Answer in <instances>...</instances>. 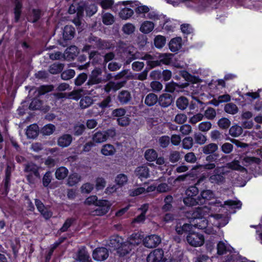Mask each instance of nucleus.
<instances>
[{
  "mask_svg": "<svg viewBox=\"0 0 262 262\" xmlns=\"http://www.w3.org/2000/svg\"><path fill=\"white\" fill-rule=\"evenodd\" d=\"M39 167L33 162L29 163L25 165L24 171L27 173H33L36 178L40 179V175L39 172Z\"/></svg>",
  "mask_w": 262,
  "mask_h": 262,
  "instance_id": "nucleus-20",
  "label": "nucleus"
},
{
  "mask_svg": "<svg viewBox=\"0 0 262 262\" xmlns=\"http://www.w3.org/2000/svg\"><path fill=\"white\" fill-rule=\"evenodd\" d=\"M136 174L141 180L143 179H147L149 177V168L146 166L138 167L136 169Z\"/></svg>",
  "mask_w": 262,
  "mask_h": 262,
  "instance_id": "nucleus-24",
  "label": "nucleus"
},
{
  "mask_svg": "<svg viewBox=\"0 0 262 262\" xmlns=\"http://www.w3.org/2000/svg\"><path fill=\"white\" fill-rule=\"evenodd\" d=\"M23 4L19 0L15 1V7L14 8V22L18 23L20 19L22 12Z\"/></svg>",
  "mask_w": 262,
  "mask_h": 262,
  "instance_id": "nucleus-28",
  "label": "nucleus"
},
{
  "mask_svg": "<svg viewBox=\"0 0 262 262\" xmlns=\"http://www.w3.org/2000/svg\"><path fill=\"white\" fill-rule=\"evenodd\" d=\"M35 204L37 210L40 213L41 215L45 220H49L52 217L53 215L52 212L47 209L46 207L41 200L38 199H35Z\"/></svg>",
  "mask_w": 262,
  "mask_h": 262,
  "instance_id": "nucleus-15",
  "label": "nucleus"
},
{
  "mask_svg": "<svg viewBox=\"0 0 262 262\" xmlns=\"http://www.w3.org/2000/svg\"><path fill=\"white\" fill-rule=\"evenodd\" d=\"M42 15V13L40 9L34 8L32 10L29 21L33 24L36 23L40 19Z\"/></svg>",
  "mask_w": 262,
  "mask_h": 262,
  "instance_id": "nucleus-30",
  "label": "nucleus"
},
{
  "mask_svg": "<svg viewBox=\"0 0 262 262\" xmlns=\"http://www.w3.org/2000/svg\"><path fill=\"white\" fill-rule=\"evenodd\" d=\"M88 42L91 44L93 48L98 50H110L113 47L111 41L103 40L100 38L95 36L91 34L87 39Z\"/></svg>",
  "mask_w": 262,
  "mask_h": 262,
  "instance_id": "nucleus-5",
  "label": "nucleus"
},
{
  "mask_svg": "<svg viewBox=\"0 0 262 262\" xmlns=\"http://www.w3.org/2000/svg\"><path fill=\"white\" fill-rule=\"evenodd\" d=\"M116 151V149L113 145L107 144L104 145L101 149V153L106 156H112Z\"/></svg>",
  "mask_w": 262,
  "mask_h": 262,
  "instance_id": "nucleus-34",
  "label": "nucleus"
},
{
  "mask_svg": "<svg viewBox=\"0 0 262 262\" xmlns=\"http://www.w3.org/2000/svg\"><path fill=\"white\" fill-rule=\"evenodd\" d=\"M227 166L229 168L235 170H242L245 168L241 166L238 160H234L232 162L227 163Z\"/></svg>",
  "mask_w": 262,
  "mask_h": 262,
  "instance_id": "nucleus-54",
  "label": "nucleus"
},
{
  "mask_svg": "<svg viewBox=\"0 0 262 262\" xmlns=\"http://www.w3.org/2000/svg\"><path fill=\"white\" fill-rule=\"evenodd\" d=\"M159 97L155 93H149L147 94L144 100V103L149 107L152 106L158 103Z\"/></svg>",
  "mask_w": 262,
  "mask_h": 262,
  "instance_id": "nucleus-25",
  "label": "nucleus"
},
{
  "mask_svg": "<svg viewBox=\"0 0 262 262\" xmlns=\"http://www.w3.org/2000/svg\"><path fill=\"white\" fill-rule=\"evenodd\" d=\"M87 79L88 75L85 73H81L75 79V84L76 86H80L84 83Z\"/></svg>",
  "mask_w": 262,
  "mask_h": 262,
  "instance_id": "nucleus-52",
  "label": "nucleus"
},
{
  "mask_svg": "<svg viewBox=\"0 0 262 262\" xmlns=\"http://www.w3.org/2000/svg\"><path fill=\"white\" fill-rule=\"evenodd\" d=\"M92 256L95 260L103 261L106 259L108 256V250L103 247H98L93 251Z\"/></svg>",
  "mask_w": 262,
  "mask_h": 262,
  "instance_id": "nucleus-13",
  "label": "nucleus"
},
{
  "mask_svg": "<svg viewBox=\"0 0 262 262\" xmlns=\"http://www.w3.org/2000/svg\"><path fill=\"white\" fill-rule=\"evenodd\" d=\"M243 129L242 128L238 125H235L232 126L229 130V134L233 137H237L241 135L242 133Z\"/></svg>",
  "mask_w": 262,
  "mask_h": 262,
  "instance_id": "nucleus-43",
  "label": "nucleus"
},
{
  "mask_svg": "<svg viewBox=\"0 0 262 262\" xmlns=\"http://www.w3.org/2000/svg\"><path fill=\"white\" fill-rule=\"evenodd\" d=\"M174 97L167 93L160 95L159 97L158 105L163 108H166L173 103Z\"/></svg>",
  "mask_w": 262,
  "mask_h": 262,
  "instance_id": "nucleus-12",
  "label": "nucleus"
},
{
  "mask_svg": "<svg viewBox=\"0 0 262 262\" xmlns=\"http://www.w3.org/2000/svg\"><path fill=\"white\" fill-rule=\"evenodd\" d=\"M231 122L227 118L223 117L217 121V125L219 127L223 129H226L230 126Z\"/></svg>",
  "mask_w": 262,
  "mask_h": 262,
  "instance_id": "nucleus-51",
  "label": "nucleus"
},
{
  "mask_svg": "<svg viewBox=\"0 0 262 262\" xmlns=\"http://www.w3.org/2000/svg\"><path fill=\"white\" fill-rule=\"evenodd\" d=\"M225 173L220 168H216L213 170L212 174L209 177V180L211 183L221 185L225 181Z\"/></svg>",
  "mask_w": 262,
  "mask_h": 262,
  "instance_id": "nucleus-10",
  "label": "nucleus"
},
{
  "mask_svg": "<svg viewBox=\"0 0 262 262\" xmlns=\"http://www.w3.org/2000/svg\"><path fill=\"white\" fill-rule=\"evenodd\" d=\"M85 129V126L83 124H76L73 128V135L75 136H79L82 135Z\"/></svg>",
  "mask_w": 262,
  "mask_h": 262,
  "instance_id": "nucleus-56",
  "label": "nucleus"
},
{
  "mask_svg": "<svg viewBox=\"0 0 262 262\" xmlns=\"http://www.w3.org/2000/svg\"><path fill=\"white\" fill-rule=\"evenodd\" d=\"M120 88V84L113 81L108 82L104 87V91L109 93L111 91H116Z\"/></svg>",
  "mask_w": 262,
  "mask_h": 262,
  "instance_id": "nucleus-40",
  "label": "nucleus"
},
{
  "mask_svg": "<svg viewBox=\"0 0 262 262\" xmlns=\"http://www.w3.org/2000/svg\"><path fill=\"white\" fill-rule=\"evenodd\" d=\"M68 173L69 170L66 167L61 166L56 170L55 174L57 179L61 180L67 177Z\"/></svg>",
  "mask_w": 262,
  "mask_h": 262,
  "instance_id": "nucleus-31",
  "label": "nucleus"
},
{
  "mask_svg": "<svg viewBox=\"0 0 262 262\" xmlns=\"http://www.w3.org/2000/svg\"><path fill=\"white\" fill-rule=\"evenodd\" d=\"M88 16H92L97 11V5L93 3L80 1L78 3H73L69 7L68 13L70 14L77 13L78 17H83L84 12Z\"/></svg>",
  "mask_w": 262,
  "mask_h": 262,
  "instance_id": "nucleus-1",
  "label": "nucleus"
},
{
  "mask_svg": "<svg viewBox=\"0 0 262 262\" xmlns=\"http://www.w3.org/2000/svg\"><path fill=\"white\" fill-rule=\"evenodd\" d=\"M12 173L11 167L8 165L5 169V178L3 181L4 189L6 194H7L10 189V181Z\"/></svg>",
  "mask_w": 262,
  "mask_h": 262,
  "instance_id": "nucleus-18",
  "label": "nucleus"
},
{
  "mask_svg": "<svg viewBox=\"0 0 262 262\" xmlns=\"http://www.w3.org/2000/svg\"><path fill=\"white\" fill-rule=\"evenodd\" d=\"M127 181V177L124 173L118 174L115 178V182L119 187L124 186Z\"/></svg>",
  "mask_w": 262,
  "mask_h": 262,
  "instance_id": "nucleus-42",
  "label": "nucleus"
},
{
  "mask_svg": "<svg viewBox=\"0 0 262 262\" xmlns=\"http://www.w3.org/2000/svg\"><path fill=\"white\" fill-rule=\"evenodd\" d=\"M224 110L227 113L234 115L237 113L238 110L236 104L229 103L225 105Z\"/></svg>",
  "mask_w": 262,
  "mask_h": 262,
  "instance_id": "nucleus-47",
  "label": "nucleus"
},
{
  "mask_svg": "<svg viewBox=\"0 0 262 262\" xmlns=\"http://www.w3.org/2000/svg\"><path fill=\"white\" fill-rule=\"evenodd\" d=\"M77 257L80 262H92L89 254L84 251H79Z\"/></svg>",
  "mask_w": 262,
  "mask_h": 262,
  "instance_id": "nucleus-59",
  "label": "nucleus"
},
{
  "mask_svg": "<svg viewBox=\"0 0 262 262\" xmlns=\"http://www.w3.org/2000/svg\"><path fill=\"white\" fill-rule=\"evenodd\" d=\"M80 176L77 173H72L68 177L67 184L69 186H75L80 181Z\"/></svg>",
  "mask_w": 262,
  "mask_h": 262,
  "instance_id": "nucleus-36",
  "label": "nucleus"
},
{
  "mask_svg": "<svg viewBox=\"0 0 262 262\" xmlns=\"http://www.w3.org/2000/svg\"><path fill=\"white\" fill-rule=\"evenodd\" d=\"M181 75L188 82H190L193 83L197 82L198 78L195 76L192 75L186 70L182 71Z\"/></svg>",
  "mask_w": 262,
  "mask_h": 262,
  "instance_id": "nucleus-49",
  "label": "nucleus"
},
{
  "mask_svg": "<svg viewBox=\"0 0 262 262\" xmlns=\"http://www.w3.org/2000/svg\"><path fill=\"white\" fill-rule=\"evenodd\" d=\"M164 256V252L161 249H155L146 258L147 262H160Z\"/></svg>",
  "mask_w": 262,
  "mask_h": 262,
  "instance_id": "nucleus-16",
  "label": "nucleus"
},
{
  "mask_svg": "<svg viewBox=\"0 0 262 262\" xmlns=\"http://www.w3.org/2000/svg\"><path fill=\"white\" fill-rule=\"evenodd\" d=\"M182 39L181 37H175L171 39L169 42V50L172 52L178 51L181 47Z\"/></svg>",
  "mask_w": 262,
  "mask_h": 262,
  "instance_id": "nucleus-26",
  "label": "nucleus"
},
{
  "mask_svg": "<svg viewBox=\"0 0 262 262\" xmlns=\"http://www.w3.org/2000/svg\"><path fill=\"white\" fill-rule=\"evenodd\" d=\"M93 103V99L90 96H84L81 98L79 104L81 108H86Z\"/></svg>",
  "mask_w": 262,
  "mask_h": 262,
  "instance_id": "nucleus-41",
  "label": "nucleus"
},
{
  "mask_svg": "<svg viewBox=\"0 0 262 262\" xmlns=\"http://www.w3.org/2000/svg\"><path fill=\"white\" fill-rule=\"evenodd\" d=\"M75 221V220L73 217L67 219L62 227L58 230V233L60 234L61 233L67 231L68 229L73 224Z\"/></svg>",
  "mask_w": 262,
  "mask_h": 262,
  "instance_id": "nucleus-33",
  "label": "nucleus"
},
{
  "mask_svg": "<svg viewBox=\"0 0 262 262\" xmlns=\"http://www.w3.org/2000/svg\"><path fill=\"white\" fill-rule=\"evenodd\" d=\"M159 61H160V65L164 64L168 65L170 63L171 57L170 54H161L159 55Z\"/></svg>",
  "mask_w": 262,
  "mask_h": 262,
  "instance_id": "nucleus-53",
  "label": "nucleus"
},
{
  "mask_svg": "<svg viewBox=\"0 0 262 262\" xmlns=\"http://www.w3.org/2000/svg\"><path fill=\"white\" fill-rule=\"evenodd\" d=\"M63 64L61 63H54L51 64L49 68V72L52 74H57L62 72Z\"/></svg>",
  "mask_w": 262,
  "mask_h": 262,
  "instance_id": "nucleus-35",
  "label": "nucleus"
},
{
  "mask_svg": "<svg viewBox=\"0 0 262 262\" xmlns=\"http://www.w3.org/2000/svg\"><path fill=\"white\" fill-rule=\"evenodd\" d=\"M186 239L187 243L194 247L202 246L205 242L204 235L202 233L194 231L188 234Z\"/></svg>",
  "mask_w": 262,
  "mask_h": 262,
  "instance_id": "nucleus-8",
  "label": "nucleus"
},
{
  "mask_svg": "<svg viewBox=\"0 0 262 262\" xmlns=\"http://www.w3.org/2000/svg\"><path fill=\"white\" fill-rule=\"evenodd\" d=\"M38 134L39 127L36 124H32L27 127L26 135L28 138L35 139L37 137Z\"/></svg>",
  "mask_w": 262,
  "mask_h": 262,
  "instance_id": "nucleus-21",
  "label": "nucleus"
},
{
  "mask_svg": "<svg viewBox=\"0 0 262 262\" xmlns=\"http://www.w3.org/2000/svg\"><path fill=\"white\" fill-rule=\"evenodd\" d=\"M206 211L205 209L202 207H199L193 212L192 216L196 220V226L200 229L205 228L208 225V221L205 216Z\"/></svg>",
  "mask_w": 262,
  "mask_h": 262,
  "instance_id": "nucleus-6",
  "label": "nucleus"
},
{
  "mask_svg": "<svg viewBox=\"0 0 262 262\" xmlns=\"http://www.w3.org/2000/svg\"><path fill=\"white\" fill-rule=\"evenodd\" d=\"M106 140L105 135L103 132H97L93 137V141L96 143H102Z\"/></svg>",
  "mask_w": 262,
  "mask_h": 262,
  "instance_id": "nucleus-46",
  "label": "nucleus"
},
{
  "mask_svg": "<svg viewBox=\"0 0 262 262\" xmlns=\"http://www.w3.org/2000/svg\"><path fill=\"white\" fill-rule=\"evenodd\" d=\"M166 43L165 37L159 35L155 37L154 39V44L157 48L160 49L163 48Z\"/></svg>",
  "mask_w": 262,
  "mask_h": 262,
  "instance_id": "nucleus-44",
  "label": "nucleus"
},
{
  "mask_svg": "<svg viewBox=\"0 0 262 262\" xmlns=\"http://www.w3.org/2000/svg\"><path fill=\"white\" fill-rule=\"evenodd\" d=\"M101 82V78H96L90 75L88 81L85 84L84 88L86 89L87 86L89 88L90 86L100 83Z\"/></svg>",
  "mask_w": 262,
  "mask_h": 262,
  "instance_id": "nucleus-57",
  "label": "nucleus"
},
{
  "mask_svg": "<svg viewBox=\"0 0 262 262\" xmlns=\"http://www.w3.org/2000/svg\"><path fill=\"white\" fill-rule=\"evenodd\" d=\"M150 86L151 90L155 93L160 92L163 88L162 84L158 80H154L151 81L150 83Z\"/></svg>",
  "mask_w": 262,
  "mask_h": 262,
  "instance_id": "nucleus-60",
  "label": "nucleus"
},
{
  "mask_svg": "<svg viewBox=\"0 0 262 262\" xmlns=\"http://www.w3.org/2000/svg\"><path fill=\"white\" fill-rule=\"evenodd\" d=\"M75 72L73 69H68L63 71L61 73V78L64 80H68L74 77Z\"/></svg>",
  "mask_w": 262,
  "mask_h": 262,
  "instance_id": "nucleus-48",
  "label": "nucleus"
},
{
  "mask_svg": "<svg viewBox=\"0 0 262 262\" xmlns=\"http://www.w3.org/2000/svg\"><path fill=\"white\" fill-rule=\"evenodd\" d=\"M219 149L217 144L211 143L202 147V151L207 155L206 160L208 162H216L219 160L220 155L217 152Z\"/></svg>",
  "mask_w": 262,
  "mask_h": 262,
  "instance_id": "nucleus-4",
  "label": "nucleus"
},
{
  "mask_svg": "<svg viewBox=\"0 0 262 262\" xmlns=\"http://www.w3.org/2000/svg\"><path fill=\"white\" fill-rule=\"evenodd\" d=\"M52 179V174L50 171H47L43 176L42 179V185L45 187H48Z\"/></svg>",
  "mask_w": 262,
  "mask_h": 262,
  "instance_id": "nucleus-61",
  "label": "nucleus"
},
{
  "mask_svg": "<svg viewBox=\"0 0 262 262\" xmlns=\"http://www.w3.org/2000/svg\"><path fill=\"white\" fill-rule=\"evenodd\" d=\"M144 157L147 161L153 162L157 159L158 154L155 149H148L145 152Z\"/></svg>",
  "mask_w": 262,
  "mask_h": 262,
  "instance_id": "nucleus-32",
  "label": "nucleus"
},
{
  "mask_svg": "<svg viewBox=\"0 0 262 262\" xmlns=\"http://www.w3.org/2000/svg\"><path fill=\"white\" fill-rule=\"evenodd\" d=\"M155 24L153 22L145 20L142 23L139 30L144 34H148L153 30Z\"/></svg>",
  "mask_w": 262,
  "mask_h": 262,
  "instance_id": "nucleus-27",
  "label": "nucleus"
},
{
  "mask_svg": "<svg viewBox=\"0 0 262 262\" xmlns=\"http://www.w3.org/2000/svg\"><path fill=\"white\" fill-rule=\"evenodd\" d=\"M134 13L133 9L125 7L120 11L119 16L123 19H127L134 14Z\"/></svg>",
  "mask_w": 262,
  "mask_h": 262,
  "instance_id": "nucleus-38",
  "label": "nucleus"
},
{
  "mask_svg": "<svg viewBox=\"0 0 262 262\" xmlns=\"http://www.w3.org/2000/svg\"><path fill=\"white\" fill-rule=\"evenodd\" d=\"M188 105V100L184 96H181L176 101V105L179 109L185 110Z\"/></svg>",
  "mask_w": 262,
  "mask_h": 262,
  "instance_id": "nucleus-37",
  "label": "nucleus"
},
{
  "mask_svg": "<svg viewBox=\"0 0 262 262\" xmlns=\"http://www.w3.org/2000/svg\"><path fill=\"white\" fill-rule=\"evenodd\" d=\"M102 22L106 25H111L114 22V17L112 14L106 13L102 17Z\"/></svg>",
  "mask_w": 262,
  "mask_h": 262,
  "instance_id": "nucleus-64",
  "label": "nucleus"
},
{
  "mask_svg": "<svg viewBox=\"0 0 262 262\" xmlns=\"http://www.w3.org/2000/svg\"><path fill=\"white\" fill-rule=\"evenodd\" d=\"M214 193L212 190L210 189L203 190L201 191L200 195H198V200L200 205L205 204L207 201L213 199Z\"/></svg>",
  "mask_w": 262,
  "mask_h": 262,
  "instance_id": "nucleus-19",
  "label": "nucleus"
},
{
  "mask_svg": "<svg viewBox=\"0 0 262 262\" xmlns=\"http://www.w3.org/2000/svg\"><path fill=\"white\" fill-rule=\"evenodd\" d=\"M42 105V101L37 98H34L29 106L31 110H40Z\"/></svg>",
  "mask_w": 262,
  "mask_h": 262,
  "instance_id": "nucleus-39",
  "label": "nucleus"
},
{
  "mask_svg": "<svg viewBox=\"0 0 262 262\" xmlns=\"http://www.w3.org/2000/svg\"><path fill=\"white\" fill-rule=\"evenodd\" d=\"M183 88L180 86L179 84L173 81H171L166 83L165 85V91L168 93H173L175 91H178L177 88Z\"/></svg>",
  "mask_w": 262,
  "mask_h": 262,
  "instance_id": "nucleus-45",
  "label": "nucleus"
},
{
  "mask_svg": "<svg viewBox=\"0 0 262 262\" xmlns=\"http://www.w3.org/2000/svg\"><path fill=\"white\" fill-rule=\"evenodd\" d=\"M72 141V136L70 134H65L58 138L57 144L61 147H67L71 144Z\"/></svg>",
  "mask_w": 262,
  "mask_h": 262,
  "instance_id": "nucleus-22",
  "label": "nucleus"
},
{
  "mask_svg": "<svg viewBox=\"0 0 262 262\" xmlns=\"http://www.w3.org/2000/svg\"><path fill=\"white\" fill-rule=\"evenodd\" d=\"M75 29L72 25H66L64 27L62 32V38L58 40L59 45L64 47L69 46L70 41L74 37Z\"/></svg>",
  "mask_w": 262,
  "mask_h": 262,
  "instance_id": "nucleus-7",
  "label": "nucleus"
},
{
  "mask_svg": "<svg viewBox=\"0 0 262 262\" xmlns=\"http://www.w3.org/2000/svg\"><path fill=\"white\" fill-rule=\"evenodd\" d=\"M206 180V176H201L194 185L190 186L186 189L185 191L186 196L183 198V203L186 206L191 207L200 204V201L198 200L199 190L198 186L202 183L204 184Z\"/></svg>",
  "mask_w": 262,
  "mask_h": 262,
  "instance_id": "nucleus-2",
  "label": "nucleus"
},
{
  "mask_svg": "<svg viewBox=\"0 0 262 262\" xmlns=\"http://www.w3.org/2000/svg\"><path fill=\"white\" fill-rule=\"evenodd\" d=\"M130 93L127 90H122L117 96V100L122 104H127L131 99Z\"/></svg>",
  "mask_w": 262,
  "mask_h": 262,
  "instance_id": "nucleus-23",
  "label": "nucleus"
},
{
  "mask_svg": "<svg viewBox=\"0 0 262 262\" xmlns=\"http://www.w3.org/2000/svg\"><path fill=\"white\" fill-rule=\"evenodd\" d=\"M161 242L160 236L156 234H151L146 236L143 240V244L145 247L148 248H154L158 246Z\"/></svg>",
  "mask_w": 262,
  "mask_h": 262,
  "instance_id": "nucleus-14",
  "label": "nucleus"
},
{
  "mask_svg": "<svg viewBox=\"0 0 262 262\" xmlns=\"http://www.w3.org/2000/svg\"><path fill=\"white\" fill-rule=\"evenodd\" d=\"M107 245L111 250H116L120 256H124L130 253L126 241L118 234H114L110 237Z\"/></svg>",
  "mask_w": 262,
  "mask_h": 262,
  "instance_id": "nucleus-3",
  "label": "nucleus"
},
{
  "mask_svg": "<svg viewBox=\"0 0 262 262\" xmlns=\"http://www.w3.org/2000/svg\"><path fill=\"white\" fill-rule=\"evenodd\" d=\"M55 130V126L52 124H48L41 129V133L43 135L49 136L53 133Z\"/></svg>",
  "mask_w": 262,
  "mask_h": 262,
  "instance_id": "nucleus-50",
  "label": "nucleus"
},
{
  "mask_svg": "<svg viewBox=\"0 0 262 262\" xmlns=\"http://www.w3.org/2000/svg\"><path fill=\"white\" fill-rule=\"evenodd\" d=\"M227 251L226 244L223 241H220L217 245V254L222 255L226 254Z\"/></svg>",
  "mask_w": 262,
  "mask_h": 262,
  "instance_id": "nucleus-62",
  "label": "nucleus"
},
{
  "mask_svg": "<svg viewBox=\"0 0 262 262\" xmlns=\"http://www.w3.org/2000/svg\"><path fill=\"white\" fill-rule=\"evenodd\" d=\"M83 90L82 89L74 90L68 93L69 99L78 100L81 98Z\"/></svg>",
  "mask_w": 262,
  "mask_h": 262,
  "instance_id": "nucleus-58",
  "label": "nucleus"
},
{
  "mask_svg": "<svg viewBox=\"0 0 262 262\" xmlns=\"http://www.w3.org/2000/svg\"><path fill=\"white\" fill-rule=\"evenodd\" d=\"M194 139L196 143L203 144L206 142L207 138L206 136L203 135L202 133H197L194 135Z\"/></svg>",
  "mask_w": 262,
  "mask_h": 262,
  "instance_id": "nucleus-63",
  "label": "nucleus"
},
{
  "mask_svg": "<svg viewBox=\"0 0 262 262\" xmlns=\"http://www.w3.org/2000/svg\"><path fill=\"white\" fill-rule=\"evenodd\" d=\"M112 102L111 97L108 95L104 98L101 102L98 103V105L101 109L104 110L111 106L110 103Z\"/></svg>",
  "mask_w": 262,
  "mask_h": 262,
  "instance_id": "nucleus-55",
  "label": "nucleus"
},
{
  "mask_svg": "<svg viewBox=\"0 0 262 262\" xmlns=\"http://www.w3.org/2000/svg\"><path fill=\"white\" fill-rule=\"evenodd\" d=\"M176 231L178 234L182 236L183 237H187L188 234L193 231V225L191 224L185 223L183 225L176 227Z\"/></svg>",
  "mask_w": 262,
  "mask_h": 262,
  "instance_id": "nucleus-17",
  "label": "nucleus"
},
{
  "mask_svg": "<svg viewBox=\"0 0 262 262\" xmlns=\"http://www.w3.org/2000/svg\"><path fill=\"white\" fill-rule=\"evenodd\" d=\"M164 205L162 207V210L164 212L170 211L172 208L173 198L171 195H167L164 200Z\"/></svg>",
  "mask_w": 262,
  "mask_h": 262,
  "instance_id": "nucleus-29",
  "label": "nucleus"
},
{
  "mask_svg": "<svg viewBox=\"0 0 262 262\" xmlns=\"http://www.w3.org/2000/svg\"><path fill=\"white\" fill-rule=\"evenodd\" d=\"M143 234L139 232L132 234L126 241L127 246H128V248L130 249V252L134 248V247L139 245L142 242H143Z\"/></svg>",
  "mask_w": 262,
  "mask_h": 262,
  "instance_id": "nucleus-11",
  "label": "nucleus"
},
{
  "mask_svg": "<svg viewBox=\"0 0 262 262\" xmlns=\"http://www.w3.org/2000/svg\"><path fill=\"white\" fill-rule=\"evenodd\" d=\"M112 204L107 200L100 199L96 204L97 208L93 211L95 215L103 216L105 215L110 210Z\"/></svg>",
  "mask_w": 262,
  "mask_h": 262,
  "instance_id": "nucleus-9",
  "label": "nucleus"
}]
</instances>
